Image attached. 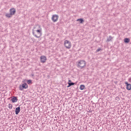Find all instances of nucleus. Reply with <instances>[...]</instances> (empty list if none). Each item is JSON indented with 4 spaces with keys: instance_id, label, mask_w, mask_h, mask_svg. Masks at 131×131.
Returning <instances> with one entry per match:
<instances>
[{
    "instance_id": "nucleus-1",
    "label": "nucleus",
    "mask_w": 131,
    "mask_h": 131,
    "mask_svg": "<svg viewBox=\"0 0 131 131\" xmlns=\"http://www.w3.org/2000/svg\"><path fill=\"white\" fill-rule=\"evenodd\" d=\"M34 29H36L35 30H33L32 34L34 36L37 37V38H39L42 34V29L41 28V26H40V25H37L34 27Z\"/></svg>"
},
{
    "instance_id": "nucleus-2",
    "label": "nucleus",
    "mask_w": 131,
    "mask_h": 131,
    "mask_svg": "<svg viewBox=\"0 0 131 131\" xmlns=\"http://www.w3.org/2000/svg\"><path fill=\"white\" fill-rule=\"evenodd\" d=\"M86 65V62L84 60H80L78 62V68H83L84 67H85Z\"/></svg>"
},
{
    "instance_id": "nucleus-3",
    "label": "nucleus",
    "mask_w": 131,
    "mask_h": 131,
    "mask_svg": "<svg viewBox=\"0 0 131 131\" xmlns=\"http://www.w3.org/2000/svg\"><path fill=\"white\" fill-rule=\"evenodd\" d=\"M18 89L20 90V91H23V90H26L28 89V85H27V83H24L21 84V85H20L18 87Z\"/></svg>"
},
{
    "instance_id": "nucleus-4",
    "label": "nucleus",
    "mask_w": 131,
    "mask_h": 131,
    "mask_svg": "<svg viewBox=\"0 0 131 131\" xmlns=\"http://www.w3.org/2000/svg\"><path fill=\"white\" fill-rule=\"evenodd\" d=\"M64 45L67 49H70L71 48V42L68 41V40H66Z\"/></svg>"
},
{
    "instance_id": "nucleus-5",
    "label": "nucleus",
    "mask_w": 131,
    "mask_h": 131,
    "mask_svg": "<svg viewBox=\"0 0 131 131\" xmlns=\"http://www.w3.org/2000/svg\"><path fill=\"white\" fill-rule=\"evenodd\" d=\"M51 19L52 20L53 22L54 23L57 22L58 20H59V15L57 14H54L52 15V17L51 18Z\"/></svg>"
},
{
    "instance_id": "nucleus-6",
    "label": "nucleus",
    "mask_w": 131,
    "mask_h": 131,
    "mask_svg": "<svg viewBox=\"0 0 131 131\" xmlns=\"http://www.w3.org/2000/svg\"><path fill=\"white\" fill-rule=\"evenodd\" d=\"M41 63H46V61H47V57L45 56H41L40 57Z\"/></svg>"
},
{
    "instance_id": "nucleus-7",
    "label": "nucleus",
    "mask_w": 131,
    "mask_h": 131,
    "mask_svg": "<svg viewBox=\"0 0 131 131\" xmlns=\"http://www.w3.org/2000/svg\"><path fill=\"white\" fill-rule=\"evenodd\" d=\"M124 83L126 84V90H127V91H130L131 84L128 83L127 82H125Z\"/></svg>"
},
{
    "instance_id": "nucleus-8",
    "label": "nucleus",
    "mask_w": 131,
    "mask_h": 131,
    "mask_svg": "<svg viewBox=\"0 0 131 131\" xmlns=\"http://www.w3.org/2000/svg\"><path fill=\"white\" fill-rule=\"evenodd\" d=\"M15 13H16V9L15 8L10 9V13L11 15L13 16V15H15Z\"/></svg>"
},
{
    "instance_id": "nucleus-9",
    "label": "nucleus",
    "mask_w": 131,
    "mask_h": 131,
    "mask_svg": "<svg viewBox=\"0 0 131 131\" xmlns=\"http://www.w3.org/2000/svg\"><path fill=\"white\" fill-rule=\"evenodd\" d=\"M20 111H21V109L20 108V105H19V106H18L15 108L16 115H18L19 114V113H20Z\"/></svg>"
},
{
    "instance_id": "nucleus-10",
    "label": "nucleus",
    "mask_w": 131,
    "mask_h": 131,
    "mask_svg": "<svg viewBox=\"0 0 131 131\" xmlns=\"http://www.w3.org/2000/svg\"><path fill=\"white\" fill-rule=\"evenodd\" d=\"M11 101L12 103H15V102H17L18 101V98H17V97L14 96L12 99Z\"/></svg>"
},
{
    "instance_id": "nucleus-11",
    "label": "nucleus",
    "mask_w": 131,
    "mask_h": 131,
    "mask_svg": "<svg viewBox=\"0 0 131 131\" xmlns=\"http://www.w3.org/2000/svg\"><path fill=\"white\" fill-rule=\"evenodd\" d=\"M124 42H125V43H128V42H129V41H130L129 38H125L124 39Z\"/></svg>"
},
{
    "instance_id": "nucleus-12",
    "label": "nucleus",
    "mask_w": 131,
    "mask_h": 131,
    "mask_svg": "<svg viewBox=\"0 0 131 131\" xmlns=\"http://www.w3.org/2000/svg\"><path fill=\"white\" fill-rule=\"evenodd\" d=\"M84 88H85V86L83 84L80 85V90L81 91H83V90H84Z\"/></svg>"
},
{
    "instance_id": "nucleus-13",
    "label": "nucleus",
    "mask_w": 131,
    "mask_h": 131,
    "mask_svg": "<svg viewBox=\"0 0 131 131\" xmlns=\"http://www.w3.org/2000/svg\"><path fill=\"white\" fill-rule=\"evenodd\" d=\"M6 17H7L8 18H11V17H12V14H11V13H6L5 15Z\"/></svg>"
},
{
    "instance_id": "nucleus-14",
    "label": "nucleus",
    "mask_w": 131,
    "mask_h": 131,
    "mask_svg": "<svg viewBox=\"0 0 131 131\" xmlns=\"http://www.w3.org/2000/svg\"><path fill=\"white\" fill-rule=\"evenodd\" d=\"M112 40V36H110L107 39L106 41L108 42L109 41H111Z\"/></svg>"
},
{
    "instance_id": "nucleus-15",
    "label": "nucleus",
    "mask_w": 131,
    "mask_h": 131,
    "mask_svg": "<svg viewBox=\"0 0 131 131\" xmlns=\"http://www.w3.org/2000/svg\"><path fill=\"white\" fill-rule=\"evenodd\" d=\"M77 21H79L80 23L82 24L83 23V22H84V20L83 19H82V18H79L77 19Z\"/></svg>"
},
{
    "instance_id": "nucleus-16",
    "label": "nucleus",
    "mask_w": 131,
    "mask_h": 131,
    "mask_svg": "<svg viewBox=\"0 0 131 131\" xmlns=\"http://www.w3.org/2000/svg\"><path fill=\"white\" fill-rule=\"evenodd\" d=\"M8 107L9 108V109H12L13 108V105H12V104L9 103L8 104Z\"/></svg>"
},
{
    "instance_id": "nucleus-17",
    "label": "nucleus",
    "mask_w": 131,
    "mask_h": 131,
    "mask_svg": "<svg viewBox=\"0 0 131 131\" xmlns=\"http://www.w3.org/2000/svg\"><path fill=\"white\" fill-rule=\"evenodd\" d=\"M68 84H70V85H71V86H72V85H74V84H75V83L71 82H69V83H68Z\"/></svg>"
},
{
    "instance_id": "nucleus-18",
    "label": "nucleus",
    "mask_w": 131,
    "mask_h": 131,
    "mask_svg": "<svg viewBox=\"0 0 131 131\" xmlns=\"http://www.w3.org/2000/svg\"><path fill=\"white\" fill-rule=\"evenodd\" d=\"M27 83L28 84H30V83H32V81L31 80H27Z\"/></svg>"
},
{
    "instance_id": "nucleus-19",
    "label": "nucleus",
    "mask_w": 131,
    "mask_h": 131,
    "mask_svg": "<svg viewBox=\"0 0 131 131\" xmlns=\"http://www.w3.org/2000/svg\"><path fill=\"white\" fill-rule=\"evenodd\" d=\"M100 50H101V48H99L98 49H97V50H96V52L98 53V52H100Z\"/></svg>"
},
{
    "instance_id": "nucleus-20",
    "label": "nucleus",
    "mask_w": 131,
    "mask_h": 131,
    "mask_svg": "<svg viewBox=\"0 0 131 131\" xmlns=\"http://www.w3.org/2000/svg\"><path fill=\"white\" fill-rule=\"evenodd\" d=\"M116 100H118V101H119V97H117L116 98Z\"/></svg>"
},
{
    "instance_id": "nucleus-21",
    "label": "nucleus",
    "mask_w": 131,
    "mask_h": 131,
    "mask_svg": "<svg viewBox=\"0 0 131 131\" xmlns=\"http://www.w3.org/2000/svg\"><path fill=\"white\" fill-rule=\"evenodd\" d=\"M69 85L67 86V88H70V86H71V85H70V84H68Z\"/></svg>"
},
{
    "instance_id": "nucleus-22",
    "label": "nucleus",
    "mask_w": 131,
    "mask_h": 131,
    "mask_svg": "<svg viewBox=\"0 0 131 131\" xmlns=\"http://www.w3.org/2000/svg\"><path fill=\"white\" fill-rule=\"evenodd\" d=\"M128 80H129V82H131V78H129Z\"/></svg>"
},
{
    "instance_id": "nucleus-23",
    "label": "nucleus",
    "mask_w": 131,
    "mask_h": 131,
    "mask_svg": "<svg viewBox=\"0 0 131 131\" xmlns=\"http://www.w3.org/2000/svg\"><path fill=\"white\" fill-rule=\"evenodd\" d=\"M69 81L70 82H71V80H69Z\"/></svg>"
}]
</instances>
